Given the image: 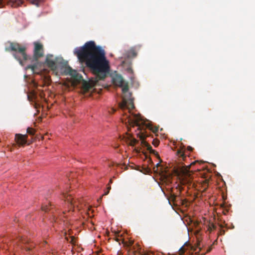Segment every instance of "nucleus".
<instances>
[{
  "label": "nucleus",
  "instance_id": "41",
  "mask_svg": "<svg viewBox=\"0 0 255 255\" xmlns=\"http://www.w3.org/2000/svg\"><path fill=\"white\" fill-rule=\"evenodd\" d=\"M220 227H221V228H223V226L221 225V226H220Z\"/></svg>",
  "mask_w": 255,
  "mask_h": 255
},
{
  "label": "nucleus",
  "instance_id": "12",
  "mask_svg": "<svg viewBox=\"0 0 255 255\" xmlns=\"http://www.w3.org/2000/svg\"><path fill=\"white\" fill-rule=\"evenodd\" d=\"M137 55L134 47L131 48L129 50L126 51L124 53V58H130L135 57Z\"/></svg>",
  "mask_w": 255,
  "mask_h": 255
},
{
  "label": "nucleus",
  "instance_id": "1",
  "mask_svg": "<svg viewBox=\"0 0 255 255\" xmlns=\"http://www.w3.org/2000/svg\"><path fill=\"white\" fill-rule=\"evenodd\" d=\"M74 52L79 61L85 62L95 75V79L92 81L93 86L97 85L99 80L105 78L109 65L105 50L101 47L96 46L94 41H90L83 47L75 49Z\"/></svg>",
  "mask_w": 255,
  "mask_h": 255
},
{
  "label": "nucleus",
  "instance_id": "5",
  "mask_svg": "<svg viewBox=\"0 0 255 255\" xmlns=\"http://www.w3.org/2000/svg\"><path fill=\"white\" fill-rule=\"evenodd\" d=\"M201 163H202V162H200L197 160L194 161L188 165L184 163L182 164L177 167L176 171L181 176V182L182 184L184 185H190L191 184L193 178L190 174V168L191 167L196 165V164H200Z\"/></svg>",
  "mask_w": 255,
  "mask_h": 255
},
{
  "label": "nucleus",
  "instance_id": "35",
  "mask_svg": "<svg viewBox=\"0 0 255 255\" xmlns=\"http://www.w3.org/2000/svg\"><path fill=\"white\" fill-rule=\"evenodd\" d=\"M63 214H66V211H63Z\"/></svg>",
  "mask_w": 255,
  "mask_h": 255
},
{
  "label": "nucleus",
  "instance_id": "6",
  "mask_svg": "<svg viewBox=\"0 0 255 255\" xmlns=\"http://www.w3.org/2000/svg\"><path fill=\"white\" fill-rule=\"evenodd\" d=\"M63 197L65 201L67 202L68 206V213L70 215L73 211V209L75 207L78 206V203L81 201L75 199L71 195V194H68L67 193L63 194Z\"/></svg>",
  "mask_w": 255,
  "mask_h": 255
},
{
  "label": "nucleus",
  "instance_id": "27",
  "mask_svg": "<svg viewBox=\"0 0 255 255\" xmlns=\"http://www.w3.org/2000/svg\"><path fill=\"white\" fill-rule=\"evenodd\" d=\"M160 163H158L156 165V167L153 168L154 171L157 172L158 167L160 166Z\"/></svg>",
  "mask_w": 255,
  "mask_h": 255
},
{
  "label": "nucleus",
  "instance_id": "31",
  "mask_svg": "<svg viewBox=\"0 0 255 255\" xmlns=\"http://www.w3.org/2000/svg\"><path fill=\"white\" fill-rule=\"evenodd\" d=\"M3 6V0H0V8Z\"/></svg>",
  "mask_w": 255,
  "mask_h": 255
},
{
  "label": "nucleus",
  "instance_id": "33",
  "mask_svg": "<svg viewBox=\"0 0 255 255\" xmlns=\"http://www.w3.org/2000/svg\"><path fill=\"white\" fill-rule=\"evenodd\" d=\"M109 192H110V191L107 190V191L105 192V193L103 194V195H108L109 194Z\"/></svg>",
  "mask_w": 255,
  "mask_h": 255
},
{
  "label": "nucleus",
  "instance_id": "39",
  "mask_svg": "<svg viewBox=\"0 0 255 255\" xmlns=\"http://www.w3.org/2000/svg\"><path fill=\"white\" fill-rule=\"evenodd\" d=\"M149 161H150V162H152V161H151V159H149Z\"/></svg>",
  "mask_w": 255,
  "mask_h": 255
},
{
  "label": "nucleus",
  "instance_id": "22",
  "mask_svg": "<svg viewBox=\"0 0 255 255\" xmlns=\"http://www.w3.org/2000/svg\"><path fill=\"white\" fill-rule=\"evenodd\" d=\"M138 142V140L135 138H132L130 140V144L132 146H134Z\"/></svg>",
  "mask_w": 255,
  "mask_h": 255
},
{
  "label": "nucleus",
  "instance_id": "26",
  "mask_svg": "<svg viewBox=\"0 0 255 255\" xmlns=\"http://www.w3.org/2000/svg\"><path fill=\"white\" fill-rule=\"evenodd\" d=\"M75 238H74V237L72 236V237H71V240L69 241V242L72 244H75Z\"/></svg>",
  "mask_w": 255,
  "mask_h": 255
},
{
  "label": "nucleus",
  "instance_id": "23",
  "mask_svg": "<svg viewBox=\"0 0 255 255\" xmlns=\"http://www.w3.org/2000/svg\"><path fill=\"white\" fill-rule=\"evenodd\" d=\"M216 229V226L213 224H211L208 228V230L211 232L213 230H214Z\"/></svg>",
  "mask_w": 255,
  "mask_h": 255
},
{
  "label": "nucleus",
  "instance_id": "29",
  "mask_svg": "<svg viewBox=\"0 0 255 255\" xmlns=\"http://www.w3.org/2000/svg\"><path fill=\"white\" fill-rule=\"evenodd\" d=\"M225 233V231L224 230L220 229L219 235H224Z\"/></svg>",
  "mask_w": 255,
  "mask_h": 255
},
{
  "label": "nucleus",
  "instance_id": "10",
  "mask_svg": "<svg viewBox=\"0 0 255 255\" xmlns=\"http://www.w3.org/2000/svg\"><path fill=\"white\" fill-rule=\"evenodd\" d=\"M27 135L26 134L22 135L21 134H16L15 135V139L17 144L19 145H23L27 142Z\"/></svg>",
  "mask_w": 255,
  "mask_h": 255
},
{
  "label": "nucleus",
  "instance_id": "8",
  "mask_svg": "<svg viewBox=\"0 0 255 255\" xmlns=\"http://www.w3.org/2000/svg\"><path fill=\"white\" fill-rule=\"evenodd\" d=\"M34 48L33 50V59L37 61L39 58L44 56V49L43 45L39 42H34Z\"/></svg>",
  "mask_w": 255,
  "mask_h": 255
},
{
  "label": "nucleus",
  "instance_id": "7",
  "mask_svg": "<svg viewBox=\"0 0 255 255\" xmlns=\"http://www.w3.org/2000/svg\"><path fill=\"white\" fill-rule=\"evenodd\" d=\"M113 82L116 86L122 88L123 92H126L128 90V83L125 82L121 75H115L113 78Z\"/></svg>",
  "mask_w": 255,
  "mask_h": 255
},
{
  "label": "nucleus",
  "instance_id": "17",
  "mask_svg": "<svg viewBox=\"0 0 255 255\" xmlns=\"http://www.w3.org/2000/svg\"><path fill=\"white\" fill-rule=\"evenodd\" d=\"M24 248L27 252H30L32 251V249L34 248V245L31 244L29 245H26Z\"/></svg>",
  "mask_w": 255,
  "mask_h": 255
},
{
  "label": "nucleus",
  "instance_id": "2",
  "mask_svg": "<svg viewBox=\"0 0 255 255\" xmlns=\"http://www.w3.org/2000/svg\"><path fill=\"white\" fill-rule=\"evenodd\" d=\"M127 91L126 92H123V96L122 103L119 104V108L123 111L125 110H128V114L125 113L123 118L122 119L123 122L126 124L134 127H138V129H140V122L142 121L141 117L138 115L131 114L130 110L134 108L133 98L131 97V93Z\"/></svg>",
  "mask_w": 255,
  "mask_h": 255
},
{
  "label": "nucleus",
  "instance_id": "28",
  "mask_svg": "<svg viewBox=\"0 0 255 255\" xmlns=\"http://www.w3.org/2000/svg\"><path fill=\"white\" fill-rule=\"evenodd\" d=\"M203 186H204V190H205L207 188L208 186V183H207V180H206V179H205V182H204V185H203Z\"/></svg>",
  "mask_w": 255,
  "mask_h": 255
},
{
  "label": "nucleus",
  "instance_id": "9",
  "mask_svg": "<svg viewBox=\"0 0 255 255\" xmlns=\"http://www.w3.org/2000/svg\"><path fill=\"white\" fill-rule=\"evenodd\" d=\"M63 74L71 76L74 80L77 82H80L83 80L82 76L78 73L76 71L72 69L69 66L67 67L66 70L63 71Z\"/></svg>",
  "mask_w": 255,
  "mask_h": 255
},
{
  "label": "nucleus",
  "instance_id": "11",
  "mask_svg": "<svg viewBox=\"0 0 255 255\" xmlns=\"http://www.w3.org/2000/svg\"><path fill=\"white\" fill-rule=\"evenodd\" d=\"M140 138L142 140V143L146 147L147 150H148L150 153H153L156 155H158L157 152L152 149L151 146L148 143L146 142L145 141H144V138L145 137V135L143 134V133H141L139 135Z\"/></svg>",
  "mask_w": 255,
  "mask_h": 255
},
{
  "label": "nucleus",
  "instance_id": "34",
  "mask_svg": "<svg viewBox=\"0 0 255 255\" xmlns=\"http://www.w3.org/2000/svg\"><path fill=\"white\" fill-rule=\"evenodd\" d=\"M112 182H113V181H112V180L111 179L110 180V181H109V184L110 185V184H111V183H112Z\"/></svg>",
  "mask_w": 255,
  "mask_h": 255
},
{
  "label": "nucleus",
  "instance_id": "16",
  "mask_svg": "<svg viewBox=\"0 0 255 255\" xmlns=\"http://www.w3.org/2000/svg\"><path fill=\"white\" fill-rule=\"evenodd\" d=\"M10 1L14 5V6H19L22 3V0H10Z\"/></svg>",
  "mask_w": 255,
  "mask_h": 255
},
{
  "label": "nucleus",
  "instance_id": "30",
  "mask_svg": "<svg viewBox=\"0 0 255 255\" xmlns=\"http://www.w3.org/2000/svg\"><path fill=\"white\" fill-rule=\"evenodd\" d=\"M111 189V185L108 184L107 185V189L109 191H110Z\"/></svg>",
  "mask_w": 255,
  "mask_h": 255
},
{
  "label": "nucleus",
  "instance_id": "3",
  "mask_svg": "<svg viewBox=\"0 0 255 255\" xmlns=\"http://www.w3.org/2000/svg\"><path fill=\"white\" fill-rule=\"evenodd\" d=\"M45 64L50 68L56 75L59 74V70L60 72L63 73V71L66 70L68 67V63L62 57H54L52 54H48L46 56Z\"/></svg>",
  "mask_w": 255,
  "mask_h": 255
},
{
  "label": "nucleus",
  "instance_id": "32",
  "mask_svg": "<svg viewBox=\"0 0 255 255\" xmlns=\"http://www.w3.org/2000/svg\"><path fill=\"white\" fill-rule=\"evenodd\" d=\"M187 149H188V150L191 151L193 150V148L191 146H188L187 147Z\"/></svg>",
  "mask_w": 255,
  "mask_h": 255
},
{
  "label": "nucleus",
  "instance_id": "18",
  "mask_svg": "<svg viewBox=\"0 0 255 255\" xmlns=\"http://www.w3.org/2000/svg\"><path fill=\"white\" fill-rule=\"evenodd\" d=\"M27 132L30 134V135H33L35 134V130L32 128H27Z\"/></svg>",
  "mask_w": 255,
  "mask_h": 255
},
{
  "label": "nucleus",
  "instance_id": "19",
  "mask_svg": "<svg viewBox=\"0 0 255 255\" xmlns=\"http://www.w3.org/2000/svg\"><path fill=\"white\" fill-rule=\"evenodd\" d=\"M148 128L154 133H156L158 130V127H153L151 125H149Z\"/></svg>",
  "mask_w": 255,
  "mask_h": 255
},
{
  "label": "nucleus",
  "instance_id": "37",
  "mask_svg": "<svg viewBox=\"0 0 255 255\" xmlns=\"http://www.w3.org/2000/svg\"><path fill=\"white\" fill-rule=\"evenodd\" d=\"M113 112L114 113L115 112V110L114 109H112Z\"/></svg>",
  "mask_w": 255,
  "mask_h": 255
},
{
  "label": "nucleus",
  "instance_id": "21",
  "mask_svg": "<svg viewBox=\"0 0 255 255\" xmlns=\"http://www.w3.org/2000/svg\"><path fill=\"white\" fill-rule=\"evenodd\" d=\"M37 66L36 65H29L27 66V68L31 69V70L33 73L35 72V69L36 68Z\"/></svg>",
  "mask_w": 255,
  "mask_h": 255
},
{
  "label": "nucleus",
  "instance_id": "13",
  "mask_svg": "<svg viewBox=\"0 0 255 255\" xmlns=\"http://www.w3.org/2000/svg\"><path fill=\"white\" fill-rule=\"evenodd\" d=\"M92 86L90 83L86 81H83L82 89L84 92H88L92 88Z\"/></svg>",
  "mask_w": 255,
  "mask_h": 255
},
{
  "label": "nucleus",
  "instance_id": "14",
  "mask_svg": "<svg viewBox=\"0 0 255 255\" xmlns=\"http://www.w3.org/2000/svg\"><path fill=\"white\" fill-rule=\"evenodd\" d=\"M52 205L50 204V203L47 202L42 206L41 209L42 211L45 212H47L52 210Z\"/></svg>",
  "mask_w": 255,
  "mask_h": 255
},
{
  "label": "nucleus",
  "instance_id": "20",
  "mask_svg": "<svg viewBox=\"0 0 255 255\" xmlns=\"http://www.w3.org/2000/svg\"><path fill=\"white\" fill-rule=\"evenodd\" d=\"M18 242H21L23 244H26L27 242V241L22 237H19L17 239V241H16V243H17Z\"/></svg>",
  "mask_w": 255,
  "mask_h": 255
},
{
  "label": "nucleus",
  "instance_id": "24",
  "mask_svg": "<svg viewBox=\"0 0 255 255\" xmlns=\"http://www.w3.org/2000/svg\"><path fill=\"white\" fill-rule=\"evenodd\" d=\"M33 4H35L37 6H38L39 3L41 1V0H29Z\"/></svg>",
  "mask_w": 255,
  "mask_h": 255
},
{
  "label": "nucleus",
  "instance_id": "38",
  "mask_svg": "<svg viewBox=\"0 0 255 255\" xmlns=\"http://www.w3.org/2000/svg\"><path fill=\"white\" fill-rule=\"evenodd\" d=\"M33 96L34 98L36 97V96L34 94H33Z\"/></svg>",
  "mask_w": 255,
  "mask_h": 255
},
{
  "label": "nucleus",
  "instance_id": "36",
  "mask_svg": "<svg viewBox=\"0 0 255 255\" xmlns=\"http://www.w3.org/2000/svg\"><path fill=\"white\" fill-rule=\"evenodd\" d=\"M116 241H117V242H119V239L118 238H117V239H116Z\"/></svg>",
  "mask_w": 255,
  "mask_h": 255
},
{
  "label": "nucleus",
  "instance_id": "25",
  "mask_svg": "<svg viewBox=\"0 0 255 255\" xmlns=\"http://www.w3.org/2000/svg\"><path fill=\"white\" fill-rule=\"evenodd\" d=\"M159 141L158 139H154L152 141V144L155 146H157L158 145V144H159Z\"/></svg>",
  "mask_w": 255,
  "mask_h": 255
},
{
  "label": "nucleus",
  "instance_id": "15",
  "mask_svg": "<svg viewBox=\"0 0 255 255\" xmlns=\"http://www.w3.org/2000/svg\"><path fill=\"white\" fill-rule=\"evenodd\" d=\"M178 156L182 158L183 160H186L187 157L185 154V153L183 152L181 150H179L177 152Z\"/></svg>",
  "mask_w": 255,
  "mask_h": 255
},
{
  "label": "nucleus",
  "instance_id": "40",
  "mask_svg": "<svg viewBox=\"0 0 255 255\" xmlns=\"http://www.w3.org/2000/svg\"><path fill=\"white\" fill-rule=\"evenodd\" d=\"M197 170H199L200 169L197 167Z\"/></svg>",
  "mask_w": 255,
  "mask_h": 255
},
{
  "label": "nucleus",
  "instance_id": "4",
  "mask_svg": "<svg viewBox=\"0 0 255 255\" xmlns=\"http://www.w3.org/2000/svg\"><path fill=\"white\" fill-rule=\"evenodd\" d=\"M5 50L7 52L13 51V57L23 65V61H25L28 57L26 54V47L21 46L19 43L7 42L5 44Z\"/></svg>",
  "mask_w": 255,
  "mask_h": 255
}]
</instances>
